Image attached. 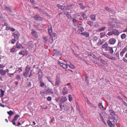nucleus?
Instances as JSON below:
<instances>
[{"label":"nucleus","instance_id":"22","mask_svg":"<svg viewBox=\"0 0 127 127\" xmlns=\"http://www.w3.org/2000/svg\"><path fill=\"white\" fill-rule=\"evenodd\" d=\"M81 16L84 19L86 20L87 19V15L84 13H81L80 14Z\"/></svg>","mask_w":127,"mask_h":127},{"label":"nucleus","instance_id":"42","mask_svg":"<svg viewBox=\"0 0 127 127\" xmlns=\"http://www.w3.org/2000/svg\"><path fill=\"white\" fill-rule=\"evenodd\" d=\"M98 60L99 61L103 64H104L105 63V61L102 59L100 57L98 58Z\"/></svg>","mask_w":127,"mask_h":127},{"label":"nucleus","instance_id":"27","mask_svg":"<svg viewBox=\"0 0 127 127\" xmlns=\"http://www.w3.org/2000/svg\"><path fill=\"white\" fill-rule=\"evenodd\" d=\"M16 41V40L14 38H12L10 40V41H9V43H11L12 44H14L15 43Z\"/></svg>","mask_w":127,"mask_h":127},{"label":"nucleus","instance_id":"41","mask_svg":"<svg viewBox=\"0 0 127 127\" xmlns=\"http://www.w3.org/2000/svg\"><path fill=\"white\" fill-rule=\"evenodd\" d=\"M76 56L80 60H83L85 62L86 61L84 59H83L82 57H81L80 56L78 55H76Z\"/></svg>","mask_w":127,"mask_h":127},{"label":"nucleus","instance_id":"15","mask_svg":"<svg viewBox=\"0 0 127 127\" xmlns=\"http://www.w3.org/2000/svg\"><path fill=\"white\" fill-rule=\"evenodd\" d=\"M113 34L115 35L118 36L119 34V32L116 29H113Z\"/></svg>","mask_w":127,"mask_h":127},{"label":"nucleus","instance_id":"44","mask_svg":"<svg viewBox=\"0 0 127 127\" xmlns=\"http://www.w3.org/2000/svg\"><path fill=\"white\" fill-rule=\"evenodd\" d=\"M98 37L96 36H94L92 38V40L93 41L95 42L98 39Z\"/></svg>","mask_w":127,"mask_h":127},{"label":"nucleus","instance_id":"16","mask_svg":"<svg viewBox=\"0 0 127 127\" xmlns=\"http://www.w3.org/2000/svg\"><path fill=\"white\" fill-rule=\"evenodd\" d=\"M34 19L36 20H42V18L40 17L39 15L38 14L35 15L34 17Z\"/></svg>","mask_w":127,"mask_h":127},{"label":"nucleus","instance_id":"51","mask_svg":"<svg viewBox=\"0 0 127 127\" xmlns=\"http://www.w3.org/2000/svg\"><path fill=\"white\" fill-rule=\"evenodd\" d=\"M75 16L76 18L78 19H81V17L79 15L76 14L75 15Z\"/></svg>","mask_w":127,"mask_h":127},{"label":"nucleus","instance_id":"62","mask_svg":"<svg viewBox=\"0 0 127 127\" xmlns=\"http://www.w3.org/2000/svg\"><path fill=\"white\" fill-rule=\"evenodd\" d=\"M16 78V79L18 80H21V77L19 75H17Z\"/></svg>","mask_w":127,"mask_h":127},{"label":"nucleus","instance_id":"34","mask_svg":"<svg viewBox=\"0 0 127 127\" xmlns=\"http://www.w3.org/2000/svg\"><path fill=\"white\" fill-rule=\"evenodd\" d=\"M126 50L125 49L123 50L120 53V55L121 57H122L123 56L124 54L126 52Z\"/></svg>","mask_w":127,"mask_h":127},{"label":"nucleus","instance_id":"61","mask_svg":"<svg viewBox=\"0 0 127 127\" xmlns=\"http://www.w3.org/2000/svg\"><path fill=\"white\" fill-rule=\"evenodd\" d=\"M52 100V98L50 96H48L47 98V100L48 101H50Z\"/></svg>","mask_w":127,"mask_h":127},{"label":"nucleus","instance_id":"58","mask_svg":"<svg viewBox=\"0 0 127 127\" xmlns=\"http://www.w3.org/2000/svg\"><path fill=\"white\" fill-rule=\"evenodd\" d=\"M41 107L43 109H45L47 108V106L45 105H42L41 106Z\"/></svg>","mask_w":127,"mask_h":127},{"label":"nucleus","instance_id":"28","mask_svg":"<svg viewBox=\"0 0 127 127\" xmlns=\"http://www.w3.org/2000/svg\"><path fill=\"white\" fill-rule=\"evenodd\" d=\"M39 11L44 14H45L48 17H50V16L46 12L41 9H40Z\"/></svg>","mask_w":127,"mask_h":127},{"label":"nucleus","instance_id":"23","mask_svg":"<svg viewBox=\"0 0 127 127\" xmlns=\"http://www.w3.org/2000/svg\"><path fill=\"white\" fill-rule=\"evenodd\" d=\"M38 77L39 78H41L42 76V72L41 69H39L38 72Z\"/></svg>","mask_w":127,"mask_h":127},{"label":"nucleus","instance_id":"11","mask_svg":"<svg viewBox=\"0 0 127 127\" xmlns=\"http://www.w3.org/2000/svg\"><path fill=\"white\" fill-rule=\"evenodd\" d=\"M46 93L48 95H52L53 94V90L51 89H48L46 91Z\"/></svg>","mask_w":127,"mask_h":127},{"label":"nucleus","instance_id":"21","mask_svg":"<svg viewBox=\"0 0 127 127\" xmlns=\"http://www.w3.org/2000/svg\"><path fill=\"white\" fill-rule=\"evenodd\" d=\"M86 102H87V103L89 104V105L91 107L93 108H94L95 106L94 105H93L92 103H91L89 100L87 99L86 101Z\"/></svg>","mask_w":127,"mask_h":127},{"label":"nucleus","instance_id":"13","mask_svg":"<svg viewBox=\"0 0 127 127\" xmlns=\"http://www.w3.org/2000/svg\"><path fill=\"white\" fill-rule=\"evenodd\" d=\"M67 100L65 96H63L60 100V103L62 104L66 101Z\"/></svg>","mask_w":127,"mask_h":127},{"label":"nucleus","instance_id":"1","mask_svg":"<svg viewBox=\"0 0 127 127\" xmlns=\"http://www.w3.org/2000/svg\"><path fill=\"white\" fill-rule=\"evenodd\" d=\"M109 112L111 116L109 117L107 123L110 127H113L116 124V121L118 119V117L113 110H110Z\"/></svg>","mask_w":127,"mask_h":127},{"label":"nucleus","instance_id":"9","mask_svg":"<svg viewBox=\"0 0 127 127\" xmlns=\"http://www.w3.org/2000/svg\"><path fill=\"white\" fill-rule=\"evenodd\" d=\"M68 93L67 89L66 87H64L63 88L62 91V94L63 95H65Z\"/></svg>","mask_w":127,"mask_h":127},{"label":"nucleus","instance_id":"3","mask_svg":"<svg viewBox=\"0 0 127 127\" xmlns=\"http://www.w3.org/2000/svg\"><path fill=\"white\" fill-rule=\"evenodd\" d=\"M60 106L61 110H63L67 111L69 109V107L66 105L64 104L60 103Z\"/></svg>","mask_w":127,"mask_h":127},{"label":"nucleus","instance_id":"45","mask_svg":"<svg viewBox=\"0 0 127 127\" xmlns=\"http://www.w3.org/2000/svg\"><path fill=\"white\" fill-rule=\"evenodd\" d=\"M61 99V98L60 97H58L57 98H56L55 99V100L57 102H60V100Z\"/></svg>","mask_w":127,"mask_h":127},{"label":"nucleus","instance_id":"49","mask_svg":"<svg viewBox=\"0 0 127 127\" xmlns=\"http://www.w3.org/2000/svg\"><path fill=\"white\" fill-rule=\"evenodd\" d=\"M19 115H15L14 117V118L13 119V120H16L19 117Z\"/></svg>","mask_w":127,"mask_h":127},{"label":"nucleus","instance_id":"6","mask_svg":"<svg viewBox=\"0 0 127 127\" xmlns=\"http://www.w3.org/2000/svg\"><path fill=\"white\" fill-rule=\"evenodd\" d=\"M59 64L64 69L68 67V62L65 63L59 62Z\"/></svg>","mask_w":127,"mask_h":127},{"label":"nucleus","instance_id":"25","mask_svg":"<svg viewBox=\"0 0 127 127\" xmlns=\"http://www.w3.org/2000/svg\"><path fill=\"white\" fill-rule=\"evenodd\" d=\"M90 17L91 19L93 21H95V16L94 14H92L90 15Z\"/></svg>","mask_w":127,"mask_h":127},{"label":"nucleus","instance_id":"7","mask_svg":"<svg viewBox=\"0 0 127 127\" xmlns=\"http://www.w3.org/2000/svg\"><path fill=\"white\" fill-rule=\"evenodd\" d=\"M108 44L106 42L105 43L103 44L102 46V48L104 49H105L106 51H107V50L110 46H108Z\"/></svg>","mask_w":127,"mask_h":127},{"label":"nucleus","instance_id":"60","mask_svg":"<svg viewBox=\"0 0 127 127\" xmlns=\"http://www.w3.org/2000/svg\"><path fill=\"white\" fill-rule=\"evenodd\" d=\"M11 27H9L8 26H6L5 28V30L7 31H9L10 30Z\"/></svg>","mask_w":127,"mask_h":127},{"label":"nucleus","instance_id":"2","mask_svg":"<svg viewBox=\"0 0 127 127\" xmlns=\"http://www.w3.org/2000/svg\"><path fill=\"white\" fill-rule=\"evenodd\" d=\"M48 33L50 35H52V36L55 39L57 38V35L55 33H53L52 32V26L51 25H50L48 26Z\"/></svg>","mask_w":127,"mask_h":127},{"label":"nucleus","instance_id":"52","mask_svg":"<svg viewBox=\"0 0 127 127\" xmlns=\"http://www.w3.org/2000/svg\"><path fill=\"white\" fill-rule=\"evenodd\" d=\"M122 46V42L121 41H119L118 44V46L119 47H121Z\"/></svg>","mask_w":127,"mask_h":127},{"label":"nucleus","instance_id":"35","mask_svg":"<svg viewBox=\"0 0 127 127\" xmlns=\"http://www.w3.org/2000/svg\"><path fill=\"white\" fill-rule=\"evenodd\" d=\"M103 55L106 57L110 59L111 56L109 54L106 53H104Z\"/></svg>","mask_w":127,"mask_h":127},{"label":"nucleus","instance_id":"24","mask_svg":"<svg viewBox=\"0 0 127 127\" xmlns=\"http://www.w3.org/2000/svg\"><path fill=\"white\" fill-rule=\"evenodd\" d=\"M107 51H109L110 53L112 54L114 52L113 48L111 47H109V49L107 50Z\"/></svg>","mask_w":127,"mask_h":127},{"label":"nucleus","instance_id":"10","mask_svg":"<svg viewBox=\"0 0 127 127\" xmlns=\"http://www.w3.org/2000/svg\"><path fill=\"white\" fill-rule=\"evenodd\" d=\"M14 37V39L16 40L18 39L19 37L20 36L19 33L18 32H16L13 34Z\"/></svg>","mask_w":127,"mask_h":127},{"label":"nucleus","instance_id":"54","mask_svg":"<svg viewBox=\"0 0 127 127\" xmlns=\"http://www.w3.org/2000/svg\"><path fill=\"white\" fill-rule=\"evenodd\" d=\"M25 52L24 51H22L19 52V54L23 56L25 54Z\"/></svg>","mask_w":127,"mask_h":127},{"label":"nucleus","instance_id":"63","mask_svg":"<svg viewBox=\"0 0 127 127\" xmlns=\"http://www.w3.org/2000/svg\"><path fill=\"white\" fill-rule=\"evenodd\" d=\"M85 81L86 82H87L88 83V76H86L85 77Z\"/></svg>","mask_w":127,"mask_h":127},{"label":"nucleus","instance_id":"14","mask_svg":"<svg viewBox=\"0 0 127 127\" xmlns=\"http://www.w3.org/2000/svg\"><path fill=\"white\" fill-rule=\"evenodd\" d=\"M61 81L59 79H56L55 86L58 87L61 83Z\"/></svg>","mask_w":127,"mask_h":127},{"label":"nucleus","instance_id":"17","mask_svg":"<svg viewBox=\"0 0 127 127\" xmlns=\"http://www.w3.org/2000/svg\"><path fill=\"white\" fill-rule=\"evenodd\" d=\"M80 33L82 35L87 37H88L89 35V33L86 32H81Z\"/></svg>","mask_w":127,"mask_h":127},{"label":"nucleus","instance_id":"12","mask_svg":"<svg viewBox=\"0 0 127 127\" xmlns=\"http://www.w3.org/2000/svg\"><path fill=\"white\" fill-rule=\"evenodd\" d=\"M105 9L109 13L113 14L114 13L115 11L112 9L108 7H105Z\"/></svg>","mask_w":127,"mask_h":127},{"label":"nucleus","instance_id":"55","mask_svg":"<svg viewBox=\"0 0 127 127\" xmlns=\"http://www.w3.org/2000/svg\"><path fill=\"white\" fill-rule=\"evenodd\" d=\"M68 98H69V100L70 101H71L72 100V96L69 95L68 96Z\"/></svg>","mask_w":127,"mask_h":127},{"label":"nucleus","instance_id":"64","mask_svg":"<svg viewBox=\"0 0 127 127\" xmlns=\"http://www.w3.org/2000/svg\"><path fill=\"white\" fill-rule=\"evenodd\" d=\"M123 60L125 62L127 63V58H124Z\"/></svg>","mask_w":127,"mask_h":127},{"label":"nucleus","instance_id":"29","mask_svg":"<svg viewBox=\"0 0 127 127\" xmlns=\"http://www.w3.org/2000/svg\"><path fill=\"white\" fill-rule=\"evenodd\" d=\"M87 23L90 26L92 27L93 25V22L91 21H89L87 22Z\"/></svg>","mask_w":127,"mask_h":127},{"label":"nucleus","instance_id":"50","mask_svg":"<svg viewBox=\"0 0 127 127\" xmlns=\"http://www.w3.org/2000/svg\"><path fill=\"white\" fill-rule=\"evenodd\" d=\"M121 100L122 101L123 103L126 106H127V104L123 100L122 98H120Z\"/></svg>","mask_w":127,"mask_h":127},{"label":"nucleus","instance_id":"37","mask_svg":"<svg viewBox=\"0 0 127 127\" xmlns=\"http://www.w3.org/2000/svg\"><path fill=\"white\" fill-rule=\"evenodd\" d=\"M29 72L26 71V72H24L23 74V76H24L26 78H27L29 74Z\"/></svg>","mask_w":127,"mask_h":127},{"label":"nucleus","instance_id":"43","mask_svg":"<svg viewBox=\"0 0 127 127\" xmlns=\"http://www.w3.org/2000/svg\"><path fill=\"white\" fill-rule=\"evenodd\" d=\"M30 69V67L29 66L27 65V66L26 69V71L28 72H29V71Z\"/></svg>","mask_w":127,"mask_h":127},{"label":"nucleus","instance_id":"31","mask_svg":"<svg viewBox=\"0 0 127 127\" xmlns=\"http://www.w3.org/2000/svg\"><path fill=\"white\" fill-rule=\"evenodd\" d=\"M98 106L102 110H104V108L102 105L101 103H99V104Z\"/></svg>","mask_w":127,"mask_h":127},{"label":"nucleus","instance_id":"57","mask_svg":"<svg viewBox=\"0 0 127 127\" xmlns=\"http://www.w3.org/2000/svg\"><path fill=\"white\" fill-rule=\"evenodd\" d=\"M110 59L112 60L116 61V60L117 59L115 57H113L111 56Z\"/></svg>","mask_w":127,"mask_h":127},{"label":"nucleus","instance_id":"39","mask_svg":"<svg viewBox=\"0 0 127 127\" xmlns=\"http://www.w3.org/2000/svg\"><path fill=\"white\" fill-rule=\"evenodd\" d=\"M121 37L122 39H124L126 37V35L125 33H123L121 35Z\"/></svg>","mask_w":127,"mask_h":127},{"label":"nucleus","instance_id":"56","mask_svg":"<svg viewBox=\"0 0 127 127\" xmlns=\"http://www.w3.org/2000/svg\"><path fill=\"white\" fill-rule=\"evenodd\" d=\"M17 71L19 73H20L22 71V70L21 67H19L18 68V69L17 70Z\"/></svg>","mask_w":127,"mask_h":127},{"label":"nucleus","instance_id":"40","mask_svg":"<svg viewBox=\"0 0 127 127\" xmlns=\"http://www.w3.org/2000/svg\"><path fill=\"white\" fill-rule=\"evenodd\" d=\"M5 8L6 10L8 11L9 12H12L11 9L9 7H8L7 6H5Z\"/></svg>","mask_w":127,"mask_h":127},{"label":"nucleus","instance_id":"19","mask_svg":"<svg viewBox=\"0 0 127 127\" xmlns=\"http://www.w3.org/2000/svg\"><path fill=\"white\" fill-rule=\"evenodd\" d=\"M32 34L33 35V36L35 37H37L38 36L36 32L34 30H32L31 32Z\"/></svg>","mask_w":127,"mask_h":127},{"label":"nucleus","instance_id":"38","mask_svg":"<svg viewBox=\"0 0 127 127\" xmlns=\"http://www.w3.org/2000/svg\"><path fill=\"white\" fill-rule=\"evenodd\" d=\"M105 28V27H104L101 28L98 30V31L99 32H101L102 31H103Z\"/></svg>","mask_w":127,"mask_h":127},{"label":"nucleus","instance_id":"46","mask_svg":"<svg viewBox=\"0 0 127 127\" xmlns=\"http://www.w3.org/2000/svg\"><path fill=\"white\" fill-rule=\"evenodd\" d=\"M7 113L10 115L11 116L12 115L14 114V113L11 110H10L9 111L7 112Z\"/></svg>","mask_w":127,"mask_h":127},{"label":"nucleus","instance_id":"26","mask_svg":"<svg viewBox=\"0 0 127 127\" xmlns=\"http://www.w3.org/2000/svg\"><path fill=\"white\" fill-rule=\"evenodd\" d=\"M16 72H15L14 73H7V75L9 77L11 78H13L14 77V75Z\"/></svg>","mask_w":127,"mask_h":127},{"label":"nucleus","instance_id":"30","mask_svg":"<svg viewBox=\"0 0 127 127\" xmlns=\"http://www.w3.org/2000/svg\"><path fill=\"white\" fill-rule=\"evenodd\" d=\"M82 25L81 24V25H80V27H78L79 28V29L78 30V31H79L80 32H81L83 31L84 30V28L82 27Z\"/></svg>","mask_w":127,"mask_h":127},{"label":"nucleus","instance_id":"32","mask_svg":"<svg viewBox=\"0 0 127 127\" xmlns=\"http://www.w3.org/2000/svg\"><path fill=\"white\" fill-rule=\"evenodd\" d=\"M49 42L50 43H52L53 42V37L52 36V35H50Z\"/></svg>","mask_w":127,"mask_h":127},{"label":"nucleus","instance_id":"8","mask_svg":"<svg viewBox=\"0 0 127 127\" xmlns=\"http://www.w3.org/2000/svg\"><path fill=\"white\" fill-rule=\"evenodd\" d=\"M116 41V39L114 38H110L108 41V43L110 44L113 45Z\"/></svg>","mask_w":127,"mask_h":127},{"label":"nucleus","instance_id":"48","mask_svg":"<svg viewBox=\"0 0 127 127\" xmlns=\"http://www.w3.org/2000/svg\"><path fill=\"white\" fill-rule=\"evenodd\" d=\"M113 30L112 31L109 32L107 34V35H108L109 36L112 35L113 34ZM107 36L108 37L107 35Z\"/></svg>","mask_w":127,"mask_h":127},{"label":"nucleus","instance_id":"47","mask_svg":"<svg viewBox=\"0 0 127 127\" xmlns=\"http://www.w3.org/2000/svg\"><path fill=\"white\" fill-rule=\"evenodd\" d=\"M16 51L15 47H13L10 50V52H14Z\"/></svg>","mask_w":127,"mask_h":127},{"label":"nucleus","instance_id":"59","mask_svg":"<svg viewBox=\"0 0 127 127\" xmlns=\"http://www.w3.org/2000/svg\"><path fill=\"white\" fill-rule=\"evenodd\" d=\"M1 96H0L1 97L3 96L4 95V91L2 90L1 89Z\"/></svg>","mask_w":127,"mask_h":127},{"label":"nucleus","instance_id":"5","mask_svg":"<svg viewBox=\"0 0 127 127\" xmlns=\"http://www.w3.org/2000/svg\"><path fill=\"white\" fill-rule=\"evenodd\" d=\"M57 6L59 8L61 9H65L66 10H67L70 8H69V6H70L69 5H68L67 6V8L65 6H63L59 4H58L57 5Z\"/></svg>","mask_w":127,"mask_h":127},{"label":"nucleus","instance_id":"33","mask_svg":"<svg viewBox=\"0 0 127 127\" xmlns=\"http://www.w3.org/2000/svg\"><path fill=\"white\" fill-rule=\"evenodd\" d=\"M16 46L17 48L20 49L21 47H22V45L20 44L18 42H17L16 44Z\"/></svg>","mask_w":127,"mask_h":127},{"label":"nucleus","instance_id":"4","mask_svg":"<svg viewBox=\"0 0 127 127\" xmlns=\"http://www.w3.org/2000/svg\"><path fill=\"white\" fill-rule=\"evenodd\" d=\"M9 71L8 69L3 70V69H0V73L2 76H4L6 74V73H8Z\"/></svg>","mask_w":127,"mask_h":127},{"label":"nucleus","instance_id":"53","mask_svg":"<svg viewBox=\"0 0 127 127\" xmlns=\"http://www.w3.org/2000/svg\"><path fill=\"white\" fill-rule=\"evenodd\" d=\"M115 55L116 57L118 58V59H119V54L118 52H116L115 53Z\"/></svg>","mask_w":127,"mask_h":127},{"label":"nucleus","instance_id":"36","mask_svg":"<svg viewBox=\"0 0 127 127\" xmlns=\"http://www.w3.org/2000/svg\"><path fill=\"white\" fill-rule=\"evenodd\" d=\"M103 43V42L100 39L99 40L97 45L98 46H100Z\"/></svg>","mask_w":127,"mask_h":127},{"label":"nucleus","instance_id":"20","mask_svg":"<svg viewBox=\"0 0 127 127\" xmlns=\"http://www.w3.org/2000/svg\"><path fill=\"white\" fill-rule=\"evenodd\" d=\"M116 22H111L110 23H109V26L112 28H113L115 26Z\"/></svg>","mask_w":127,"mask_h":127},{"label":"nucleus","instance_id":"18","mask_svg":"<svg viewBox=\"0 0 127 127\" xmlns=\"http://www.w3.org/2000/svg\"><path fill=\"white\" fill-rule=\"evenodd\" d=\"M68 65L70 68L71 69H73L74 68V65L72 64L70 62H68Z\"/></svg>","mask_w":127,"mask_h":127}]
</instances>
